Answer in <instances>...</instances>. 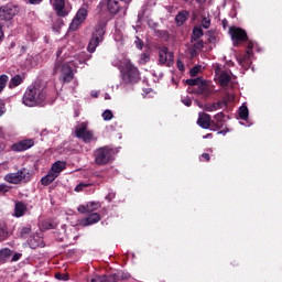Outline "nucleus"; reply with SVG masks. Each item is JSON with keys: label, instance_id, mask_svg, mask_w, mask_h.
Instances as JSON below:
<instances>
[{"label": "nucleus", "instance_id": "obj_9", "mask_svg": "<svg viewBox=\"0 0 282 282\" xmlns=\"http://www.w3.org/2000/svg\"><path fill=\"white\" fill-rule=\"evenodd\" d=\"M95 163L98 165H106L112 161V151L108 148H100L94 152Z\"/></svg>", "mask_w": 282, "mask_h": 282}, {"label": "nucleus", "instance_id": "obj_31", "mask_svg": "<svg viewBox=\"0 0 282 282\" xmlns=\"http://www.w3.org/2000/svg\"><path fill=\"white\" fill-rule=\"evenodd\" d=\"M204 33L202 28H195L193 31V37L192 41H198L200 37H203Z\"/></svg>", "mask_w": 282, "mask_h": 282}, {"label": "nucleus", "instance_id": "obj_53", "mask_svg": "<svg viewBox=\"0 0 282 282\" xmlns=\"http://www.w3.org/2000/svg\"><path fill=\"white\" fill-rule=\"evenodd\" d=\"M30 3L32 4H39L40 2H42L43 0H29Z\"/></svg>", "mask_w": 282, "mask_h": 282}, {"label": "nucleus", "instance_id": "obj_18", "mask_svg": "<svg viewBox=\"0 0 282 282\" xmlns=\"http://www.w3.org/2000/svg\"><path fill=\"white\" fill-rule=\"evenodd\" d=\"M86 282H117L116 275H98V273H89Z\"/></svg>", "mask_w": 282, "mask_h": 282}, {"label": "nucleus", "instance_id": "obj_20", "mask_svg": "<svg viewBox=\"0 0 282 282\" xmlns=\"http://www.w3.org/2000/svg\"><path fill=\"white\" fill-rule=\"evenodd\" d=\"M34 145V141L32 139L22 140L12 145V150L14 152H23L31 149Z\"/></svg>", "mask_w": 282, "mask_h": 282}, {"label": "nucleus", "instance_id": "obj_63", "mask_svg": "<svg viewBox=\"0 0 282 282\" xmlns=\"http://www.w3.org/2000/svg\"><path fill=\"white\" fill-rule=\"evenodd\" d=\"M210 137H212V134L209 133V134L205 135L204 139H208Z\"/></svg>", "mask_w": 282, "mask_h": 282}, {"label": "nucleus", "instance_id": "obj_55", "mask_svg": "<svg viewBox=\"0 0 282 282\" xmlns=\"http://www.w3.org/2000/svg\"><path fill=\"white\" fill-rule=\"evenodd\" d=\"M20 259L19 254H14V257L12 258L13 261H18Z\"/></svg>", "mask_w": 282, "mask_h": 282}, {"label": "nucleus", "instance_id": "obj_4", "mask_svg": "<svg viewBox=\"0 0 282 282\" xmlns=\"http://www.w3.org/2000/svg\"><path fill=\"white\" fill-rule=\"evenodd\" d=\"M121 74L122 80L126 84H135L140 82V72L138 70V67L131 64L129 58L123 59Z\"/></svg>", "mask_w": 282, "mask_h": 282}, {"label": "nucleus", "instance_id": "obj_61", "mask_svg": "<svg viewBox=\"0 0 282 282\" xmlns=\"http://www.w3.org/2000/svg\"><path fill=\"white\" fill-rule=\"evenodd\" d=\"M227 24H228V21L227 20H223V26H227Z\"/></svg>", "mask_w": 282, "mask_h": 282}, {"label": "nucleus", "instance_id": "obj_5", "mask_svg": "<svg viewBox=\"0 0 282 282\" xmlns=\"http://www.w3.org/2000/svg\"><path fill=\"white\" fill-rule=\"evenodd\" d=\"M105 34H106V24L104 22H100L95 26V30L91 34V39L88 43L87 51L89 53L96 52L97 47L104 41Z\"/></svg>", "mask_w": 282, "mask_h": 282}, {"label": "nucleus", "instance_id": "obj_50", "mask_svg": "<svg viewBox=\"0 0 282 282\" xmlns=\"http://www.w3.org/2000/svg\"><path fill=\"white\" fill-rule=\"evenodd\" d=\"M177 68L183 72L184 70V64L182 63L181 59L177 61Z\"/></svg>", "mask_w": 282, "mask_h": 282}, {"label": "nucleus", "instance_id": "obj_44", "mask_svg": "<svg viewBox=\"0 0 282 282\" xmlns=\"http://www.w3.org/2000/svg\"><path fill=\"white\" fill-rule=\"evenodd\" d=\"M134 44H135L138 50L142 51V47L144 46V44H143L142 40L139 36H137V40L134 41Z\"/></svg>", "mask_w": 282, "mask_h": 282}, {"label": "nucleus", "instance_id": "obj_25", "mask_svg": "<svg viewBox=\"0 0 282 282\" xmlns=\"http://www.w3.org/2000/svg\"><path fill=\"white\" fill-rule=\"evenodd\" d=\"M188 17V12L187 11H181L176 18H175V21L177 23L178 26H182L183 23H185L186 19Z\"/></svg>", "mask_w": 282, "mask_h": 282}, {"label": "nucleus", "instance_id": "obj_15", "mask_svg": "<svg viewBox=\"0 0 282 282\" xmlns=\"http://www.w3.org/2000/svg\"><path fill=\"white\" fill-rule=\"evenodd\" d=\"M159 62L161 65H166L167 67L172 66L174 63L173 53L169 52L167 47H163L159 54Z\"/></svg>", "mask_w": 282, "mask_h": 282}, {"label": "nucleus", "instance_id": "obj_51", "mask_svg": "<svg viewBox=\"0 0 282 282\" xmlns=\"http://www.w3.org/2000/svg\"><path fill=\"white\" fill-rule=\"evenodd\" d=\"M3 36H4V33L2 31V25L0 24V42H2Z\"/></svg>", "mask_w": 282, "mask_h": 282}, {"label": "nucleus", "instance_id": "obj_28", "mask_svg": "<svg viewBox=\"0 0 282 282\" xmlns=\"http://www.w3.org/2000/svg\"><path fill=\"white\" fill-rule=\"evenodd\" d=\"M40 56L37 54L35 55H29L26 57V64L30 67H35L39 64Z\"/></svg>", "mask_w": 282, "mask_h": 282}, {"label": "nucleus", "instance_id": "obj_32", "mask_svg": "<svg viewBox=\"0 0 282 282\" xmlns=\"http://www.w3.org/2000/svg\"><path fill=\"white\" fill-rule=\"evenodd\" d=\"M101 207V204L98 202L88 203V212L89 214L97 212Z\"/></svg>", "mask_w": 282, "mask_h": 282}, {"label": "nucleus", "instance_id": "obj_26", "mask_svg": "<svg viewBox=\"0 0 282 282\" xmlns=\"http://www.w3.org/2000/svg\"><path fill=\"white\" fill-rule=\"evenodd\" d=\"M238 116L241 120L247 121L249 118V109L247 106H240L238 110Z\"/></svg>", "mask_w": 282, "mask_h": 282}, {"label": "nucleus", "instance_id": "obj_22", "mask_svg": "<svg viewBox=\"0 0 282 282\" xmlns=\"http://www.w3.org/2000/svg\"><path fill=\"white\" fill-rule=\"evenodd\" d=\"M195 104L200 109H204V110L209 111V112L217 111L220 107V104H207L206 106H204V104H200V101H198V99H196Z\"/></svg>", "mask_w": 282, "mask_h": 282}, {"label": "nucleus", "instance_id": "obj_3", "mask_svg": "<svg viewBox=\"0 0 282 282\" xmlns=\"http://www.w3.org/2000/svg\"><path fill=\"white\" fill-rule=\"evenodd\" d=\"M188 93L189 94H196L197 96H200L202 98H209L214 94V87L206 80H203L202 78H191L187 79Z\"/></svg>", "mask_w": 282, "mask_h": 282}, {"label": "nucleus", "instance_id": "obj_43", "mask_svg": "<svg viewBox=\"0 0 282 282\" xmlns=\"http://www.w3.org/2000/svg\"><path fill=\"white\" fill-rule=\"evenodd\" d=\"M200 69H202V66H194V67L191 69V75H192V77H196Z\"/></svg>", "mask_w": 282, "mask_h": 282}, {"label": "nucleus", "instance_id": "obj_21", "mask_svg": "<svg viewBox=\"0 0 282 282\" xmlns=\"http://www.w3.org/2000/svg\"><path fill=\"white\" fill-rule=\"evenodd\" d=\"M212 118L209 115L200 112L198 118V126H200L203 129H209L210 127Z\"/></svg>", "mask_w": 282, "mask_h": 282}, {"label": "nucleus", "instance_id": "obj_49", "mask_svg": "<svg viewBox=\"0 0 282 282\" xmlns=\"http://www.w3.org/2000/svg\"><path fill=\"white\" fill-rule=\"evenodd\" d=\"M203 47H204V42L203 41H198L197 43L194 44L195 50H202Z\"/></svg>", "mask_w": 282, "mask_h": 282}, {"label": "nucleus", "instance_id": "obj_2", "mask_svg": "<svg viewBox=\"0 0 282 282\" xmlns=\"http://www.w3.org/2000/svg\"><path fill=\"white\" fill-rule=\"evenodd\" d=\"M47 90L40 83L32 84L28 87L23 96V104L26 107H44L48 102Z\"/></svg>", "mask_w": 282, "mask_h": 282}, {"label": "nucleus", "instance_id": "obj_39", "mask_svg": "<svg viewBox=\"0 0 282 282\" xmlns=\"http://www.w3.org/2000/svg\"><path fill=\"white\" fill-rule=\"evenodd\" d=\"M150 61V56L147 53H142L139 58V64L144 65Z\"/></svg>", "mask_w": 282, "mask_h": 282}, {"label": "nucleus", "instance_id": "obj_54", "mask_svg": "<svg viewBox=\"0 0 282 282\" xmlns=\"http://www.w3.org/2000/svg\"><path fill=\"white\" fill-rule=\"evenodd\" d=\"M227 132H229V130H223V131L218 132V134L226 135V134H227Z\"/></svg>", "mask_w": 282, "mask_h": 282}, {"label": "nucleus", "instance_id": "obj_8", "mask_svg": "<svg viewBox=\"0 0 282 282\" xmlns=\"http://www.w3.org/2000/svg\"><path fill=\"white\" fill-rule=\"evenodd\" d=\"M75 137L82 139L85 143L95 140L94 132L88 130V122H82L75 127Z\"/></svg>", "mask_w": 282, "mask_h": 282}, {"label": "nucleus", "instance_id": "obj_1", "mask_svg": "<svg viewBox=\"0 0 282 282\" xmlns=\"http://www.w3.org/2000/svg\"><path fill=\"white\" fill-rule=\"evenodd\" d=\"M66 51L67 48L65 46L57 50V62H55V66L53 67V74H61L63 82L69 83L74 79V70L72 66L79 67V65L84 64V61L74 59L64 63L63 59L68 57Z\"/></svg>", "mask_w": 282, "mask_h": 282}, {"label": "nucleus", "instance_id": "obj_62", "mask_svg": "<svg viewBox=\"0 0 282 282\" xmlns=\"http://www.w3.org/2000/svg\"><path fill=\"white\" fill-rule=\"evenodd\" d=\"M207 0H197L199 3H205Z\"/></svg>", "mask_w": 282, "mask_h": 282}, {"label": "nucleus", "instance_id": "obj_42", "mask_svg": "<svg viewBox=\"0 0 282 282\" xmlns=\"http://www.w3.org/2000/svg\"><path fill=\"white\" fill-rule=\"evenodd\" d=\"M11 186L7 185L6 183H0V195L4 193H9Z\"/></svg>", "mask_w": 282, "mask_h": 282}, {"label": "nucleus", "instance_id": "obj_40", "mask_svg": "<svg viewBox=\"0 0 282 282\" xmlns=\"http://www.w3.org/2000/svg\"><path fill=\"white\" fill-rule=\"evenodd\" d=\"M77 212H78L79 214H89L88 204H86V205H79V206L77 207Z\"/></svg>", "mask_w": 282, "mask_h": 282}, {"label": "nucleus", "instance_id": "obj_41", "mask_svg": "<svg viewBox=\"0 0 282 282\" xmlns=\"http://www.w3.org/2000/svg\"><path fill=\"white\" fill-rule=\"evenodd\" d=\"M55 279H57L58 281H68L69 280L67 273H55Z\"/></svg>", "mask_w": 282, "mask_h": 282}, {"label": "nucleus", "instance_id": "obj_10", "mask_svg": "<svg viewBox=\"0 0 282 282\" xmlns=\"http://www.w3.org/2000/svg\"><path fill=\"white\" fill-rule=\"evenodd\" d=\"M87 17H88V10L86 7H82L80 9H78V11L76 12L74 19L69 24V31L72 32L77 31L80 28L82 23H85Z\"/></svg>", "mask_w": 282, "mask_h": 282}, {"label": "nucleus", "instance_id": "obj_64", "mask_svg": "<svg viewBox=\"0 0 282 282\" xmlns=\"http://www.w3.org/2000/svg\"><path fill=\"white\" fill-rule=\"evenodd\" d=\"M4 164H7V163H1L0 165H4Z\"/></svg>", "mask_w": 282, "mask_h": 282}, {"label": "nucleus", "instance_id": "obj_17", "mask_svg": "<svg viewBox=\"0 0 282 282\" xmlns=\"http://www.w3.org/2000/svg\"><path fill=\"white\" fill-rule=\"evenodd\" d=\"M228 33L234 42L247 40V32L240 28L231 26Z\"/></svg>", "mask_w": 282, "mask_h": 282}, {"label": "nucleus", "instance_id": "obj_6", "mask_svg": "<svg viewBox=\"0 0 282 282\" xmlns=\"http://www.w3.org/2000/svg\"><path fill=\"white\" fill-rule=\"evenodd\" d=\"M67 167V163L65 161H57L53 163L48 173L42 177V186H50L51 183L55 182V180L59 176V174Z\"/></svg>", "mask_w": 282, "mask_h": 282}, {"label": "nucleus", "instance_id": "obj_13", "mask_svg": "<svg viewBox=\"0 0 282 282\" xmlns=\"http://www.w3.org/2000/svg\"><path fill=\"white\" fill-rule=\"evenodd\" d=\"M131 0H108L107 7L111 14H118L122 9L123 12H127V4H129Z\"/></svg>", "mask_w": 282, "mask_h": 282}, {"label": "nucleus", "instance_id": "obj_11", "mask_svg": "<svg viewBox=\"0 0 282 282\" xmlns=\"http://www.w3.org/2000/svg\"><path fill=\"white\" fill-rule=\"evenodd\" d=\"M257 46L254 42H248L246 54L242 57H237V62L242 69L247 70L250 68L252 50Z\"/></svg>", "mask_w": 282, "mask_h": 282}, {"label": "nucleus", "instance_id": "obj_56", "mask_svg": "<svg viewBox=\"0 0 282 282\" xmlns=\"http://www.w3.org/2000/svg\"><path fill=\"white\" fill-rule=\"evenodd\" d=\"M91 96H93L94 98H98L99 93H91Z\"/></svg>", "mask_w": 282, "mask_h": 282}, {"label": "nucleus", "instance_id": "obj_57", "mask_svg": "<svg viewBox=\"0 0 282 282\" xmlns=\"http://www.w3.org/2000/svg\"><path fill=\"white\" fill-rule=\"evenodd\" d=\"M105 99H106V100H110V99H111V97H110V95H108V93H106Z\"/></svg>", "mask_w": 282, "mask_h": 282}, {"label": "nucleus", "instance_id": "obj_52", "mask_svg": "<svg viewBox=\"0 0 282 282\" xmlns=\"http://www.w3.org/2000/svg\"><path fill=\"white\" fill-rule=\"evenodd\" d=\"M202 158L205 159L206 161H209V160H210V156H209L208 153H204V154L202 155Z\"/></svg>", "mask_w": 282, "mask_h": 282}, {"label": "nucleus", "instance_id": "obj_47", "mask_svg": "<svg viewBox=\"0 0 282 282\" xmlns=\"http://www.w3.org/2000/svg\"><path fill=\"white\" fill-rule=\"evenodd\" d=\"M31 234V228L30 227H24L21 230V237H25L26 235Z\"/></svg>", "mask_w": 282, "mask_h": 282}, {"label": "nucleus", "instance_id": "obj_35", "mask_svg": "<svg viewBox=\"0 0 282 282\" xmlns=\"http://www.w3.org/2000/svg\"><path fill=\"white\" fill-rule=\"evenodd\" d=\"M101 117L105 121H110V120L113 119L115 116H113V112L111 110H106V111L102 112Z\"/></svg>", "mask_w": 282, "mask_h": 282}, {"label": "nucleus", "instance_id": "obj_59", "mask_svg": "<svg viewBox=\"0 0 282 282\" xmlns=\"http://www.w3.org/2000/svg\"><path fill=\"white\" fill-rule=\"evenodd\" d=\"M191 55H192V57H195V55H196V51H195V48H194V50H192Z\"/></svg>", "mask_w": 282, "mask_h": 282}, {"label": "nucleus", "instance_id": "obj_34", "mask_svg": "<svg viewBox=\"0 0 282 282\" xmlns=\"http://www.w3.org/2000/svg\"><path fill=\"white\" fill-rule=\"evenodd\" d=\"M9 82V77L6 74H2L0 76V94L3 91L4 87L7 86V83Z\"/></svg>", "mask_w": 282, "mask_h": 282}, {"label": "nucleus", "instance_id": "obj_12", "mask_svg": "<svg viewBox=\"0 0 282 282\" xmlns=\"http://www.w3.org/2000/svg\"><path fill=\"white\" fill-rule=\"evenodd\" d=\"M20 9L14 4H7L0 8V21H11L15 14H19Z\"/></svg>", "mask_w": 282, "mask_h": 282}, {"label": "nucleus", "instance_id": "obj_16", "mask_svg": "<svg viewBox=\"0 0 282 282\" xmlns=\"http://www.w3.org/2000/svg\"><path fill=\"white\" fill-rule=\"evenodd\" d=\"M53 10L57 17H67L70 10L66 7L65 0H53Z\"/></svg>", "mask_w": 282, "mask_h": 282}, {"label": "nucleus", "instance_id": "obj_58", "mask_svg": "<svg viewBox=\"0 0 282 282\" xmlns=\"http://www.w3.org/2000/svg\"><path fill=\"white\" fill-rule=\"evenodd\" d=\"M44 229H52V224H48V225H44Z\"/></svg>", "mask_w": 282, "mask_h": 282}, {"label": "nucleus", "instance_id": "obj_14", "mask_svg": "<svg viewBox=\"0 0 282 282\" xmlns=\"http://www.w3.org/2000/svg\"><path fill=\"white\" fill-rule=\"evenodd\" d=\"M29 175V172L26 169H22L14 173H9L4 176L6 182H9V184H20V182H24L26 180V176Z\"/></svg>", "mask_w": 282, "mask_h": 282}, {"label": "nucleus", "instance_id": "obj_27", "mask_svg": "<svg viewBox=\"0 0 282 282\" xmlns=\"http://www.w3.org/2000/svg\"><path fill=\"white\" fill-rule=\"evenodd\" d=\"M214 126H216V128L221 129L225 126V120H224V115L223 113H218L214 117Z\"/></svg>", "mask_w": 282, "mask_h": 282}, {"label": "nucleus", "instance_id": "obj_19", "mask_svg": "<svg viewBox=\"0 0 282 282\" xmlns=\"http://www.w3.org/2000/svg\"><path fill=\"white\" fill-rule=\"evenodd\" d=\"M101 220V216L98 213H93L88 217L79 220V225L83 227H89L98 224Z\"/></svg>", "mask_w": 282, "mask_h": 282}, {"label": "nucleus", "instance_id": "obj_38", "mask_svg": "<svg viewBox=\"0 0 282 282\" xmlns=\"http://www.w3.org/2000/svg\"><path fill=\"white\" fill-rule=\"evenodd\" d=\"M210 24H212V20L209 17H205L203 18L202 20V25L205 30H208L210 28Z\"/></svg>", "mask_w": 282, "mask_h": 282}, {"label": "nucleus", "instance_id": "obj_46", "mask_svg": "<svg viewBox=\"0 0 282 282\" xmlns=\"http://www.w3.org/2000/svg\"><path fill=\"white\" fill-rule=\"evenodd\" d=\"M6 112V104L2 99H0V117H2Z\"/></svg>", "mask_w": 282, "mask_h": 282}, {"label": "nucleus", "instance_id": "obj_37", "mask_svg": "<svg viewBox=\"0 0 282 282\" xmlns=\"http://www.w3.org/2000/svg\"><path fill=\"white\" fill-rule=\"evenodd\" d=\"M90 186L89 183H79L75 186L74 191L75 193H80V191H84V188H88Z\"/></svg>", "mask_w": 282, "mask_h": 282}, {"label": "nucleus", "instance_id": "obj_48", "mask_svg": "<svg viewBox=\"0 0 282 282\" xmlns=\"http://www.w3.org/2000/svg\"><path fill=\"white\" fill-rule=\"evenodd\" d=\"M116 198V193L115 192H109L108 195L106 196V200L112 202Z\"/></svg>", "mask_w": 282, "mask_h": 282}, {"label": "nucleus", "instance_id": "obj_60", "mask_svg": "<svg viewBox=\"0 0 282 282\" xmlns=\"http://www.w3.org/2000/svg\"><path fill=\"white\" fill-rule=\"evenodd\" d=\"M240 124H242V126H245V127H250V126H252V123H249V122H247L246 124L242 123V122H240Z\"/></svg>", "mask_w": 282, "mask_h": 282}, {"label": "nucleus", "instance_id": "obj_24", "mask_svg": "<svg viewBox=\"0 0 282 282\" xmlns=\"http://www.w3.org/2000/svg\"><path fill=\"white\" fill-rule=\"evenodd\" d=\"M26 212V205L22 202H19L15 204V217L20 218L23 217V215Z\"/></svg>", "mask_w": 282, "mask_h": 282}, {"label": "nucleus", "instance_id": "obj_33", "mask_svg": "<svg viewBox=\"0 0 282 282\" xmlns=\"http://www.w3.org/2000/svg\"><path fill=\"white\" fill-rule=\"evenodd\" d=\"M110 276H115L116 278V282H118L119 280H129L131 279V275L130 273H113V275H110Z\"/></svg>", "mask_w": 282, "mask_h": 282}, {"label": "nucleus", "instance_id": "obj_29", "mask_svg": "<svg viewBox=\"0 0 282 282\" xmlns=\"http://www.w3.org/2000/svg\"><path fill=\"white\" fill-rule=\"evenodd\" d=\"M11 254H12L11 249H9V248H2V249L0 250V261H1V262L7 261L8 259H10Z\"/></svg>", "mask_w": 282, "mask_h": 282}, {"label": "nucleus", "instance_id": "obj_36", "mask_svg": "<svg viewBox=\"0 0 282 282\" xmlns=\"http://www.w3.org/2000/svg\"><path fill=\"white\" fill-rule=\"evenodd\" d=\"M29 245L32 249H36V248L41 247V239L36 240V238H31L29 240Z\"/></svg>", "mask_w": 282, "mask_h": 282}, {"label": "nucleus", "instance_id": "obj_23", "mask_svg": "<svg viewBox=\"0 0 282 282\" xmlns=\"http://www.w3.org/2000/svg\"><path fill=\"white\" fill-rule=\"evenodd\" d=\"M10 234L8 230V226L4 220H0V242L7 240Z\"/></svg>", "mask_w": 282, "mask_h": 282}, {"label": "nucleus", "instance_id": "obj_45", "mask_svg": "<svg viewBox=\"0 0 282 282\" xmlns=\"http://www.w3.org/2000/svg\"><path fill=\"white\" fill-rule=\"evenodd\" d=\"M182 102H183L186 107H191V105H192V99H191V97H183V98H182Z\"/></svg>", "mask_w": 282, "mask_h": 282}, {"label": "nucleus", "instance_id": "obj_30", "mask_svg": "<svg viewBox=\"0 0 282 282\" xmlns=\"http://www.w3.org/2000/svg\"><path fill=\"white\" fill-rule=\"evenodd\" d=\"M23 83V78L21 75H14L10 80V88H14L20 86Z\"/></svg>", "mask_w": 282, "mask_h": 282}, {"label": "nucleus", "instance_id": "obj_7", "mask_svg": "<svg viewBox=\"0 0 282 282\" xmlns=\"http://www.w3.org/2000/svg\"><path fill=\"white\" fill-rule=\"evenodd\" d=\"M214 69V74H216V80L220 86L226 87L228 86L229 82L231 80V73L225 69L220 64L214 63L212 65Z\"/></svg>", "mask_w": 282, "mask_h": 282}]
</instances>
